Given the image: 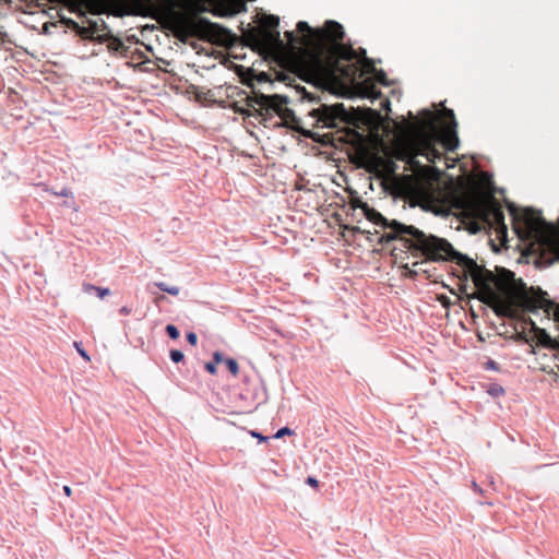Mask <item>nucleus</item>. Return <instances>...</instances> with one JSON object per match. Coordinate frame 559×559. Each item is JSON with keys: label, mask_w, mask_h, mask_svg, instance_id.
Returning <instances> with one entry per match:
<instances>
[{"label": "nucleus", "mask_w": 559, "mask_h": 559, "mask_svg": "<svg viewBox=\"0 0 559 559\" xmlns=\"http://www.w3.org/2000/svg\"><path fill=\"white\" fill-rule=\"evenodd\" d=\"M513 302L516 316L510 319L521 321L522 323L530 325L537 334L549 338L546 331L544 329H539L532 318L520 314L518 307L523 311L531 312L535 316L538 314L539 311H543L547 320L552 318L554 321L559 324V304L550 300L548 298V294L540 287H531L530 289H525L520 295L516 302L514 300Z\"/></svg>", "instance_id": "nucleus-5"}, {"label": "nucleus", "mask_w": 559, "mask_h": 559, "mask_svg": "<svg viewBox=\"0 0 559 559\" xmlns=\"http://www.w3.org/2000/svg\"><path fill=\"white\" fill-rule=\"evenodd\" d=\"M280 19L275 15H266L261 25L252 27L242 34L243 46L250 47L265 59H269L270 51L283 49V40L277 29Z\"/></svg>", "instance_id": "nucleus-7"}, {"label": "nucleus", "mask_w": 559, "mask_h": 559, "mask_svg": "<svg viewBox=\"0 0 559 559\" xmlns=\"http://www.w3.org/2000/svg\"><path fill=\"white\" fill-rule=\"evenodd\" d=\"M187 341L191 344V345H195L197 342H198V336L194 332H189L187 333Z\"/></svg>", "instance_id": "nucleus-30"}, {"label": "nucleus", "mask_w": 559, "mask_h": 559, "mask_svg": "<svg viewBox=\"0 0 559 559\" xmlns=\"http://www.w3.org/2000/svg\"><path fill=\"white\" fill-rule=\"evenodd\" d=\"M248 108H250L248 105H247ZM234 110L236 112H239V114H242V115H248V116H251L252 112L250 111V109H245L242 107H239L237 104H235L234 106Z\"/></svg>", "instance_id": "nucleus-28"}, {"label": "nucleus", "mask_w": 559, "mask_h": 559, "mask_svg": "<svg viewBox=\"0 0 559 559\" xmlns=\"http://www.w3.org/2000/svg\"><path fill=\"white\" fill-rule=\"evenodd\" d=\"M465 207L472 216L506 234L504 213L501 204L492 194L472 195L465 200Z\"/></svg>", "instance_id": "nucleus-8"}, {"label": "nucleus", "mask_w": 559, "mask_h": 559, "mask_svg": "<svg viewBox=\"0 0 559 559\" xmlns=\"http://www.w3.org/2000/svg\"><path fill=\"white\" fill-rule=\"evenodd\" d=\"M521 251L520 262L533 263L545 269L559 263V247H515Z\"/></svg>", "instance_id": "nucleus-11"}, {"label": "nucleus", "mask_w": 559, "mask_h": 559, "mask_svg": "<svg viewBox=\"0 0 559 559\" xmlns=\"http://www.w3.org/2000/svg\"><path fill=\"white\" fill-rule=\"evenodd\" d=\"M257 80H258L259 82H269V81H270V79H269V76H267V74H266L265 72H261V73H259V74L257 75Z\"/></svg>", "instance_id": "nucleus-34"}, {"label": "nucleus", "mask_w": 559, "mask_h": 559, "mask_svg": "<svg viewBox=\"0 0 559 559\" xmlns=\"http://www.w3.org/2000/svg\"><path fill=\"white\" fill-rule=\"evenodd\" d=\"M413 121H407V129L412 135L419 139V147L414 154L406 152H400L396 157L405 160L413 170L419 167V163L416 160L417 155L426 156L430 163H436L437 159L442 158V153L439 152L433 144V135L428 133V130L433 129L436 122V116L432 111L425 109L421 111L423 119L417 120L412 112H409Z\"/></svg>", "instance_id": "nucleus-6"}, {"label": "nucleus", "mask_w": 559, "mask_h": 559, "mask_svg": "<svg viewBox=\"0 0 559 559\" xmlns=\"http://www.w3.org/2000/svg\"><path fill=\"white\" fill-rule=\"evenodd\" d=\"M388 247H381L380 249H373V252L376 253H382Z\"/></svg>", "instance_id": "nucleus-42"}, {"label": "nucleus", "mask_w": 559, "mask_h": 559, "mask_svg": "<svg viewBox=\"0 0 559 559\" xmlns=\"http://www.w3.org/2000/svg\"><path fill=\"white\" fill-rule=\"evenodd\" d=\"M74 347L76 348L78 353L84 358L90 359L84 348H82L81 343L74 342Z\"/></svg>", "instance_id": "nucleus-27"}, {"label": "nucleus", "mask_w": 559, "mask_h": 559, "mask_svg": "<svg viewBox=\"0 0 559 559\" xmlns=\"http://www.w3.org/2000/svg\"><path fill=\"white\" fill-rule=\"evenodd\" d=\"M444 116L449 119V122H447L441 129L440 141L445 150L454 151L459 145V138L456 133L457 123L455 121L453 110L445 109Z\"/></svg>", "instance_id": "nucleus-13"}, {"label": "nucleus", "mask_w": 559, "mask_h": 559, "mask_svg": "<svg viewBox=\"0 0 559 559\" xmlns=\"http://www.w3.org/2000/svg\"><path fill=\"white\" fill-rule=\"evenodd\" d=\"M296 90L298 93L301 94L302 99H308L310 102H313L316 98L311 93H308L304 86H296Z\"/></svg>", "instance_id": "nucleus-22"}, {"label": "nucleus", "mask_w": 559, "mask_h": 559, "mask_svg": "<svg viewBox=\"0 0 559 559\" xmlns=\"http://www.w3.org/2000/svg\"><path fill=\"white\" fill-rule=\"evenodd\" d=\"M205 370L210 372L211 374L216 373V364L213 361H209L205 364Z\"/></svg>", "instance_id": "nucleus-29"}, {"label": "nucleus", "mask_w": 559, "mask_h": 559, "mask_svg": "<svg viewBox=\"0 0 559 559\" xmlns=\"http://www.w3.org/2000/svg\"><path fill=\"white\" fill-rule=\"evenodd\" d=\"M195 0H85L94 14L142 15L167 19L170 27L181 40L191 37L210 41L214 45L231 48L239 38L229 29L209 21L198 14L177 12V5L189 7Z\"/></svg>", "instance_id": "nucleus-2"}, {"label": "nucleus", "mask_w": 559, "mask_h": 559, "mask_svg": "<svg viewBox=\"0 0 559 559\" xmlns=\"http://www.w3.org/2000/svg\"><path fill=\"white\" fill-rule=\"evenodd\" d=\"M119 312L123 316H128L130 313V309L128 307H122Z\"/></svg>", "instance_id": "nucleus-40"}, {"label": "nucleus", "mask_w": 559, "mask_h": 559, "mask_svg": "<svg viewBox=\"0 0 559 559\" xmlns=\"http://www.w3.org/2000/svg\"><path fill=\"white\" fill-rule=\"evenodd\" d=\"M152 286L157 287L162 292L168 293L169 295L177 296L180 292V288L177 286H169L165 282H155L153 284L147 285V290L153 294Z\"/></svg>", "instance_id": "nucleus-18"}, {"label": "nucleus", "mask_w": 559, "mask_h": 559, "mask_svg": "<svg viewBox=\"0 0 559 559\" xmlns=\"http://www.w3.org/2000/svg\"><path fill=\"white\" fill-rule=\"evenodd\" d=\"M287 97L274 94L265 95L253 92L252 96L246 97V105L260 116L277 115L286 126H293L297 122V118L292 109L287 107Z\"/></svg>", "instance_id": "nucleus-9"}, {"label": "nucleus", "mask_w": 559, "mask_h": 559, "mask_svg": "<svg viewBox=\"0 0 559 559\" xmlns=\"http://www.w3.org/2000/svg\"><path fill=\"white\" fill-rule=\"evenodd\" d=\"M56 195H61V197H70L72 195L71 191L69 189H62L60 192H56L55 193Z\"/></svg>", "instance_id": "nucleus-36"}, {"label": "nucleus", "mask_w": 559, "mask_h": 559, "mask_svg": "<svg viewBox=\"0 0 559 559\" xmlns=\"http://www.w3.org/2000/svg\"><path fill=\"white\" fill-rule=\"evenodd\" d=\"M489 393L493 396H498V395H501L504 393V390L502 386L500 385H493L490 390H489Z\"/></svg>", "instance_id": "nucleus-26"}, {"label": "nucleus", "mask_w": 559, "mask_h": 559, "mask_svg": "<svg viewBox=\"0 0 559 559\" xmlns=\"http://www.w3.org/2000/svg\"><path fill=\"white\" fill-rule=\"evenodd\" d=\"M488 245L493 246L496 243H495V241L492 239H488Z\"/></svg>", "instance_id": "nucleus-46"}, {"label": "nucleus", "mask_w": 559, "mask_h": 559, "mask_svg": "<svg viewBox=\"0 0 559 559\" xmlns=\"http://www.w3.org/2000/svg\"><path fill=\"white\" fill-rule=\"evenodd\" d=\"M212 13L217 16H233L247 10L243 0H211Z\"/></svg>", "instance_id": "nucleus-14"}, {"label": "nucleus", "mask_w": 559, "mask_h": 559, "mask_svg": "<svg viewBox=\"0 0 559 559\" xmlns=\"http://www.w3.org/2000/svg\"><path fill=\"white\" fill-rule=\"evenodd\" d=\"M515 330V336H514V340L518 341V342H527V335L524 331H521L519 332L516 330V328H514Z\"/></svg>", "instance_id": "nucleus-25"}, {"label": "nucleus", "mask_w": 559, "mask_h": 559, "mask_svg": "<svg viewBox=\"0 0 559 559\" xmlns=\"http://www.w3.org/2000/svg\"><path fill=\"white\" fill-rule=\"evenodd\" d=\"M63 492H64L68 497H70L72 491H71V488H70L69 486H63Z\"/></svg>", "instance_id": "nucleus-41"}, {"label": "nucleus", "mask_w": 559, "mask_h": 559, "mask_svg": "<svg viewBox=\"0 0 559 559\" xmlns=\"http://www.w3.org/2000/svg\"><path fill=\"white\" fill-rule=\"evenodd\" d=\"M508 210L512 218L514 233L527 245H559V218L547 222L540 211L526 207L519 209L509 203Z\"/></svg>", "instance_id": "nucleus-4"}, {"label": "nucleus", "mask_w": 559, "mask_h": 559, "mask_svg": "<svg viewBox=\"0 0 559 559\" xmlns=\"http://www.w3.org/2000/svg\"><path fill=\"white\" fill-rule=\"evenodd\" d=\"M163 299H165V296L160 295V296H157V297L155 298V301H160V300H163Z\"/></svg>", "instance_id": "nucleus-45"}, {"label": "nucleus", "mask_w": 559, "mask_h": 559, "mask_svg": "<svg viewBox=\"0 0 559 559\" xmlns=\"http://www.w3.org/2000/svg\"><path fill=\"white\" fill-rule=\"evenodd\" d=\"M100 31H104L98 25L97 33L95 34V38H88L90 40L98 41V43H107V48L110 52L119 56L126 57L128 53V47L123 44V41L110 34H100Z\"/></svg>", "instance_id": "nucleus-15"}, {"label": "nucleus", "mask_w": 559, "mask_h": 559, "mask_svg": "<svg viewBox=\"0 0 559 559\" xmlns=\"http://www.w3.org/2000/svg\"><path fill=\"white\" fill-rule=\"evenodd\" d=\"M60 22L64 24L67 27L73 29L78 35H80L84 39L95 38V34L98 29V24L96 21H88L87 26H81L78 22L73 21L70 17L64 16L61 13H58Z\"/></svg>", "instance_id": "nucleus-16"}, {"label": "nucleus", "mask_w": 559, "mask_h": 559, "mask_svg": "<svg viewBox=\"0 0 559 559\" xmlns=\"http://www.w3.org/2000/svg\"><path fill=\"white\" fill-rule=\"evenodd\" d=\"M225 364L233 376H237L239 373V366L235 359L227 358L225 359Z\"/></svg>", "instance_id": "nucleus-19"}, {"label": "nucleus", "mask_w": 559, "mask_h": 559, "mask_svg": "<svg viewBox=\"0 0 559 559\" xmlns=\"http://www.w3.org/2000/svg\"><path fill=\"white\" fill-rule=\"evenodd\" d=\"M166 333L173 340H177L179 337V330L173 324L166 325Z\"/></svg>", "instance_id": "nucleus-21"}, {"label": "nucleus", "mask_w": 559, "mask_h": 559, "mask_svg": "<svg viewBox=\"0 0 559 559\" xmlns=\"http://www.w3.org/2000/svg\"><path fill=\"white\" fill-rule=\"evenodd\" d=\"M169 356H170V359L174 362H176V364L182 361L183 358H185L183 353L181 350H178V349H171L170 353H169Z\"/></svg>", "instance_id": "nucleus-20"}, {"label": "nucleus", "mask_w": 559, "mask_h": 559, "mask_svg": "<svg viewBox=\"0 0 559 559\" xmlns=\"http://www.w3.org/2000/svg\"><path fill=\"white\" fill-rule=\"evenodd\" d=\"M486 369L498 370V369H499V366H498V364H497L495 360L489 359V360L486 362Z\"/></svg>", "instance_id": "nucleus-32"}, {"label": "nucleus", "mask_w": 559, "mask_h": 559, "mask_svg": "<svg viewBox=\"0 0 559 559\" xmlns=\"http://www.w3.org/2000/svg\"><path fill=\"white\" fill-rule=\"evenodd\" d=\"M369 86H370L369 95L372 97H377L380 94V92L377 91L376 86L371 82H369Z\"/></svg>", "instance_id": "nucleus-33"}, {"label": "nucleus", "mask_w": 559, "mask_h": 559, "mask_svg": "<svg viewBox=\"0 0 559 559\" xmlns=\"http://www.w3.org/2000/svg\"><path fill=\"white\" fill-rule=\"evenodd\" d=\"M294 432H293L292 429H289L288 427H283V428L277 430V432L274 435V438L280 439V438H282L284 436H290Z\"/></svg>", "instance_id": "nucleus-24"}, {"label": "nucleus", "mask_w": 559, "mask_h": 559, "mask_svg": "<svg viewBox=\"0 0 559 559\" xmlns=\"http://www.w3.org/2000/svg\"><path fill=\"white\" fill-rule=\"evenodd\" d=\"M297 31L285 32L287 43L283 49L270 51L269 58L277 62L282 71L276 79L292 85L298 76L317 87L337 90L355 83L361 72H372L374 66L366 50L356 51L344 44L343 26L335 21H326L321 28H312L305 21L297 23Z\"/></svg>", "instance_id": "nucleus-1"}, {"label": "nucleus", "mask_w": 559, "mask_h": 559, "mask_svg": "<svg viewBox=\"0 0 559 559\" xmlns=\"http://www.w3.org/2000/svg\"><path fill=\"white\" fill-rule=\"evenodd\" d=\"M479 229H480V226H479L478 224H475V225L471 228V230H472L473 233H476V231H478Z\"/></svg>", "instance_id": "nucleus-43"}, {"label": "nucleus", "mask_w": 559, "mask_h": 559, "mask_svg": "<svg viewBox=\"0 0 559 559\" xmlns=\"http://www.w3.org/2000/svg\"><path fill=\"white\" fill-rule=\"evenodd\" d=\"M394 167H395V164L391 160L389 162H385V168L389 173H393L394 171Z\"/></svg>", "instance_id": "nucleus-37"}, {"label": "nucleus", "mask_w": 559, "mask_h": 559, "mask_svg": "<svg viewBox=\"0 0 559 559\" xmlns=\"http://www.w3.org/2000/svg\"><path fill=\"white\" fill-rule=\"evenodd\" d=\"M310 115L316 118V126L324 128H335L340 122H346L348 120L343 104L332 106L321 105L319 108L312 109Z\"/></svg>", "instance_id": "nucleus-12"}, {"label": "nucleus", "mask_w": 559, "mask_h": 559, "mask_svg": "<svg viewBox=\"0 0 559 559\" xmlns=\"http://www.w3.org/2000/svg\"><path fill=\"white\" fill-rule=\"evenodd\" d=\"M307 484L310 485V486H313V487H317L318 486V480L313 477H308L307 478Z\"/></svg>", "instance_id": "nucleus-38"}, {"label": "nucleus", "mask_w": 559, "mask_h": 559, "mask_svg": "<svg viewBox=\"0 0 559 559\" xmlns=\"http://www.w3.org/2000/svg\"><path fill=\"white\" fill-rule=\"evenodd\" d=\"M88 288L95 290L99 298H104L105 296L110 294V290L108 288L96 287L93 285L88 286Z\"/></svg>", "instance_id": "nucleus-23"}, {"label": "nucleus", "mask_w": 559, "mask_h": 559, "mask_svg": "<svg viewBox=\"0 0 559 559\" xmlns=\"http://www.w3.org/2000/svg\"><path fill=\"white\" fill-rule=\"evenodd\" d=\"M385 226L390 228V231L382 235L381 240L404 241L405 245H451L445 239H438L436 237L428 238L423 231L415 228L414 226H407L397 221L386 223Z\"/></svg>", "instance_id": "nucleus-10"}, {"label": "nucleus", "mask_w": 559, "mask_h": 559, "mask_svg": "<svg viewBox=\"0 0 559 559\" xmlns=\"http://www.w3.org/2000/svg\"><path fill=\"white\" fill-rule=\"evenodd\" d=\"M223 361H225L223 354L221 352H215L213 354V362L219 364V362H223Z\"/></svg>", "instance_id": "nucleus-31"}, {"label": "nucleus", "mask_w": 559, "mask_h": 559, "mask_svg": "<svg viewBox=\"0 0 559 559\" xmlns=\"http://www.w3.org/2000/svg\"><path fill=\"white\" fill-rule=\"evenodd\" d=\"M510 247H498V246H495V247H491V249L496 252V253H501L503 250H507L509 249Z\"/></svg>", "instance_id": "nucleus-39"}, {"label": "nucleus", "mask_w": 559, "mask_h": 559, "mask_svg": "<svg viewBox=\"0 0 559 559\" xmlns=\"http://www.w3.org/2000/svg\"><path fill=\"white\" fill-rule=\"evenodd\" d=\"M60 22L64 24L67 27L73 29L78 35H80L84 39L95 38V34L98 29V24L96 21H88L87 26H81L78 22L73 21L70 17L64 16L61 13H58Z\"/></svg>", "instance_id": "nucleus-17"}, {"label": "nucleus", "mask_w": 559, "mask_h": 559, "mask_svg": "<svg viewBox=\"0 0 559 559\" xmlns=\"http://www.w3.org/2000/svg\"><path fill=\"white\" fill-rule=\"evenodd\" d=\"M251 436L254 437V438H258L260 441H266L267 438L262 436L260 432H257V431H251Z\"/></svg>", "instance_id": "nucleus-35"}, {"label": "nucleus", "mask_w": 559, "mask_h": 559, "mask_svg": "<svg viewBox=\"0 0 559 559\" xmlns=\"http://www.w3.org/2000/svg\"><path fill=\"white\" fill-rule=\"evenodd\" d=\"M413 248L421 250L427 260L455 262L462 269V274L454 273L463 282L462 292H466L467 282L471 278L474 284V293L469 296L471 298L484 302L500 318H514L516 316L513 299L502 296L496 288L499 283L495 274L485 266L478 265L474 259L454 250V247Z\"/></svg>", "instance_id": "nucleus-3"}, {"label": "nucleus", "mask_w": 559, "mask_h": 559, "mask_svg": "<svg viewBox=\"0 0 559 559\" xmlns=\"http://www.w3.org/2000/svg\"><path fill=\"white\" fill-rule=\"evenodd\" d=\"M473 488L475 491L481 492V488L475 481L473 483Z\"/></svg>", "instance_id": "nucleus-44"}]
</instances>
